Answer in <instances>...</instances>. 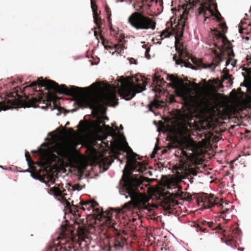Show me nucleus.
Returning a JSON list of instances; mask_svg holds the SVG:
<instances>
[{"mask_svg": "<svg viewBox=\"0 0 251 251\" xmlns=\"http://www.w3.org/2000/svg\"><path fill=\"white\" fill-rule=\"evenodd\" d=\"M239 32L241 34L247 33L248 35H250V32H247L244 28H242L239 29Z\"/></svg>", "mask_w": 251, "mask_h": 251, "instance_id": "20", "label": "nucleus"}, {"mask_svg": "<svg viewBox=\"0 0 251 251\" xmlns=\"http://www.w3.org/2000/svg\"><path fill=\"white\" fill-rule=\"evenodd\" d=\"M72 189L74 191L77 190L79 191L81 189L80 186L78 184H75L72 186Z\"/></svg>", "mask_w": 251, "mask_h": 251, "instance_id": "18", "label": "nucleus"}, {"mask_svg": "<svg viewBox=\"0 0 251 251\" xmlns=\"http://www.w3.org/2000/svg\"><path fill=\"white\" fill-rule=\"evenodd\" d=\"M204 224H205V225H208V226L209 227H212L213 226H212V225H213V223H210V222H206V221H204Z\"/></svg>", "mask_w": 251, "mask_h": 251, "instance_id": "24", "label": "nucleus"}, {"mask_svg": "<svg viewBox=\"0 0 251 251\" xmlns=\"http://www.w3.org/2000/svg\"><path fill=\"white\" fill-rule=\"evenodd\" d=\"M158 43L161 44V42H158Z\"/></svg>", "mask_w": 251, "mask_h": 251, "instance_id": "43", "label": "nucleus"}, {"mask_svg": "<svg viewBox=\"0 0 251 251\" xmlns=\"http://www.w3.org/2000/svg\"><path fill=\"white\" fill-rule=\"evenodd\" d=\"M246 132V133H249V132H250V131H249V130H247Z\"/></svg>", "mask_w": 251, "mask_h": 251, "instance_id": "39", "label": "nucleus"}, {"mask_svg": "<svg viewBox=\"0 0 251 251\" xmlns=\"http://www.w3.org/2000/svg\"><path fill=\"white\" fill-rule=\"evenodd\" d=\"M134 64H136V61L134 60Z\"/></svg>", "mask_w": 251, "mask_h": 251, "instance_id": "41", "label": "nucleus"}, {"mask_svg": "<svg viewBox=\"0 0 251 251\" xmlns=\"http://www.w3.org/2000/svg\"><path fill=\"white\" fill-rule=\"evenodd\" d=\"M123 128H124V127H123V126H122V125H120V129L121 130H123Z\"/></svg>", "mask_w": 251, "mask_h": 251, "instance_id": "34", "label": "nucleus"}, {"mask_svg": "<svg viewBox=\"0 0 251 251\" xmlns=\"http://www.w3.org/2000/svg\"><path fill=\"white\" fill-rule=\"evenodd\" d=\"M173 58L175 60L176 65H180L181 67L184 66L186 68H190L193 70L196 69L195 67L193 66L190 62H186L181 58L176 59L175 56H174Z\"/></svg>", "mask_w": 251, "mask_h": 251, "instance_id": "12", "label": "nucleus"}, {"mask_svg": "<svg viewBox=\"0 0 251 251\" xmlns=\"http://www.w3.org/2000/svg\"><path fill=\"white\" fill-rule=\"evenodd\" d=\"M43 145H45H45H46V144L43 143Z\"/></svg>", "mask_w": 251, "mask_h": 251, "instance_id": "42", "label": "nucleus"}, {"mask_svg": "<svg viewBox=\"0 0 251 251\" xmlns=\"http://www.w3.org/2000/svg\"><path fill=\"white\" fill-rule=\"evenodd\" d=\"M213 42L214 46L217 47L219 51L217 50H213L215 55V58L213 60V63L206 67V68H211L212 69H214L221 62L223 61V59L219 52H221L222 50H224V46L227 42V39L221 33H219L214 38Z\"/></svg>", "mask_w": 251, "mask_h": 251, "instance_id": "6", "label": "nucleus"}, {"mask_svg": "<svg viewBox=\"0 0 251 251\" xmlns=\"http://www.w3.org/2000/svg\"><path fill=\"white\" fill-rule=\"evenodd\" d=\"M91 7L93 13V18L94 22L96 23V24L98 25V26L99 27V19L98 18V13L97 12V7L93 0H91Z\"/></svg>", "mask_w": 251, "mask_h": 251, "instance_id": "10", "label": "nucleus"}, {"mask_svg": "<svg viewBox=\"0 0 251 251\" xmlns=\"http://www.w3.org/2000/svg\"><path fill=\"white\" fill-rule=\"evenodd\" d=\"M229 63V61L228 60H226L225 65L226 66H227L228 65Z\"/></svg>", "mask_w": 251, "mask_h": 251, "instance_id": "30", "label": "nucleus"}, {"mask_svg": "<svg viewBox=\"0 0 251 251\" xmlns=\"http://www.w3.org/2000/svg\"><path fill=\"white\" fill-rule=\"evenodd\" d=\"M215 97L214 94H211L209 95V97L206 96H203L202 97L200 98L199 101H203L205 103H207V101H215Z\"/></svg>", "mask_w": 251, "mask_h": 251, "instance_id": "13", "label": "nucleus"}, {"mask_svg": "<svg viewBox=\"0 0 251 251\" xmlns=\"http://www.w3.org/2000/svg\"><path fill=\"white\" fill-rule=\"evenodd\" d=\"M25 156L26 157V161H27V163L29 164V159H28V157L27 156L26 153H25Z\"/></svg>", "mask_w": 251, "mask_h": 251, "instance_id": "28", "label": "nucleus"}, {"mask_svg": "<svg viewBox=\"0 0 251 251\" xmlns=\"http://www.w3.org/2000/svg\"><path fill=\"white\" fill-rule=\"evenodd\" d=\"M249 27L250 28V29L251 30V25H249Z\"/></svg>", "mask_w": 251, "mask_h": 251, "instance_id": "37", "label": "nucleus"}, {"mask_svg": "<svg viewBox=\"0 0 251 251\" xmlns=\"http://www.w3.org/2000/svg\"><path fill=\"white\" fill-rule=\"evenodd\" d=\"M31 176L32 178H34V179H37V176L36 175H35L34 174H33V173H31Z\"/></svg>", "mask_w": 251, "mask_h": 251, "instance_id": "25", "label": "nucleus"}, {"mask_svg": "<svg viewBox=\"0 0 251 251\" xmlns=\"http://www.w3.org/2000/svg\"><path fill=\"white\" fill-rule=\"evenodd\" d=\"M92 110V113L96 119L91 123V126L95 134L101 133L102 136L97 135L96 140L102 141L105 139L107 136H111L118 145L128 154H132V160L126 165L123 170V186L120 190L121 195L125 196L126 199L130 198L131 201L126 203L121 208H111L107 213H102L100 209L98 207V204L94 201H90L85 202H81V209L83 210H87L90 212L89 214H97L101 217L106 216L105 223L106 226L117 231L119 225L114 220L119 218L121 215L124 214L127 210L131 207H137L140 209H144L151 211V208L147 203L150 200L145 192H140L139 190L144 189L143 182L144 177L141 176L132 175L130 172L143 173L146 170V166L142 163L137 161L136 156L133 152L131 149L128 147L124 135L117 133L116 131L118 127L114 124L112 127L106 126L104 124V120H108L107 117L102 115L100 116L99 114L103 115L106 111V108H90Z\"/></svg>", "mask_w": 251, "mask_h": 251, "instance_id": "1", "label": "nucleus"}, {"mask_svg": "<svg viewBox=\"0 0 251 251\" xmlns=\"http://www.w3.org/2000/svg\"><path fill=\"white\" fill-rule=\"evenodd\" d=\"M106 11L108 13L109 12V8L108 7H106Z\"/></svg>", "mask_w": 251, "mask_h": 251, "instance_id": "35", "label": "nucleus"}, {"mask_svg": "<svg viewBox=\"0 0 251 251\" xmlns=\"http://www.w3.org/2000/svg\"><path fill=\"white\" fill-rule=\"evenodd\" d=\"M242 38H243V39H245L246 41H248L249 40L250 37L249 36H246V37L243 36Z\"/></svg>", "mask_w": 251, "mask_h": 251, "instance_id": "26", "label": "nucleus"}, {"mask_svg": "<svg viewBox=\"0 0 251 251\" xmlns=\"http://www.w3.org/2000/svg\"><path fill=\"white\" fill-rule=\"evenodd\" d=\"M50 191L52 192V194L56 196H62V191L57 187H53L50 189Z\"/></svg>", "mask_w": 251, "mask_h": 251, "instance_id": "15", "label": "nucleus"}, {"mask_svg": "<svg viewBox=\"0 0 251 251\" xmlns=\"http://www.w3.org/2000/svg\"><path fill=\"white\" fill-rule=\"evenodd\" d=\"M219 199L215 198L213 196L207 194H203L201 202L202 203L203 206L204 208H210L214 205H217L219 207H221L222 210L221 213H229L231 211V209L228 207H226L228 206L227 203H219Z\"/></svg>", "mask_w": 251, "mask_h": 251, "instance_id": "7", "label": "nucleus"}, {"mask_svg": "<svg viewBox=\"0 0 251 251\" xmlns=\"http://www.w3.org/2000/svg\"><path fill=\"white\" fill-rule=\"evenodd\" d=\"M111 31H113V32H116L117 31V30H118V29H115L112 28L111 27Z\"/></svg>", "mask_w": 251, "mask_h": 251, "instance_id": "31", "label": "nucleus"}, {"mask_svg": "<svg viewBox=\"0 0 251 251\" xmlns=\"http://www.w3.org/2000/svg\"><path fill=\"white\" fill-rule=\"evenodd\" d=\"M153 105L156 108H159L161 106V105L157 101H154L152 103Z\"/></svg>", "mask_w": 251, "mask_h": 251, "instance_id": "21", "label": "nucleus"}, {"mask_svg": "<svg viewBox=\"0 0 251 251\" xmlns=\"http://www.w3.org/2000/svg\"><path fill=\"white\" fill-rule=\"evenodd\" d=\"M167 79L172 83V88L175 90L176 94L183 98H186L189 93L188 89L184 85L181 79L173 75H168Z\"/></svg>", "mask_w": 251, "mask_h": 251, "instance_id": "8", "label": "nucleus"}, {"mask_svg": "<svg viewBox=\"0 0 251 251\" xmlns=\"http://www.w3.org/2000/svg\"><path fill=\"white\" fill-rule=\"evenodd\" d=\"M123 1H124V0H116V2H123Z\"/></svg>", "mask_w": 251, "mask_h": 251, "instance_id": "32", "label": "nucleus"}, {"mask_svg": "<svg viewBox=\"0 0 251 251\" xmlns=\"http://www.w3.org/2000/svg\"><path fill=\"white\" fill-rule=\"evenodd\" d=\"M115 246L116 248H122L123 247V246L122 245V244L120 243V242H118L117 243H116L115 244Z\"/></svg>", "mask_w": 251, "mask_h": 251, "instance_id": "23", "label": "nucleus"}, {"mask_svg": "<svg viewBox=\"0 0 251 251\" xmlns=\"http://www.w3.org/2000/svg\"><path fill=\"white\" fill-rule=\"evenodd\" d=\"M171 35L170 32H169L168 30H164L163 31L161 34L160 35V37L161 38V40H163L165 38H167L170 37Z\"/></svg>", "mask_w": 251, "mask_h": 251, "instance_id": "17", "label": "nucleus"}, {"mask_svg": "<svg viewBox=\"0 0 251 251\" xmlns=\"http://www.w3.org/2000/svg\"><path fill=\"white\" fill-rule=\"evenodd\" d=\"M153 79L154 82H156L157 83L160 82L161 81V79L160 77L157 75L154 76Z\"/></svg>", "mask_w": 251, "mask_h": 251, "instance_id": "19", "label": "nucleus"}, {"mask_svg": "<svg viewBox=\"0 0 251 251\" xmlns=\"http://www.w3.org/2000/svg\"><path fill=\"white\" fill-rule=\"evenodd\" d=\"M167 188L168 189L172 191V193L174 197L178 198L180 196L179 194L176 192L179 191V187L176 183H170L168 185Z\"/></svg>", "mask_w": 251, "mask_h": 251, "instance_id": "11", "label": "nucleus"}, {"mask_svg": "<svg viewBox=\"0 0 251 251\" xmlns=\"http://www.w3.org/2000/svg\"><path fill=\"white\" fill-rule=\"evenodd\" d=\"M124 48L125 47L123 45H115L114 46V49H115V50L111 53L112 54H114L115 52L117 53L118 54L120 53L122 50H123Z\"/></svg>", "mask_w": 251, "mask_h": 251, "instance_id": "16", "label": "nucleus"}, {"mask_svg": "<svg viewBox=\"0 0 251 251\" xmlns=\"http://www.w3.org/2000/svg\"><path fill=\"white\" fill-rule=\"evenodd\" d=\"M94 35H95V36H97V32L96 31H94Z\"/></svg>", "mask_w": 251, "mask_h": 251, "instance_id": "36", "label": "nucleus"}, {"mask_svg": "<svg viewBox=\"0 0 251 251\" xmlns=\"http://www.w3.org/2000/svg\"><path fill=\"white\" fill-rule=\"evenodd\" d=\"M128 22L133 27L137 30H154L156 27L155 22L151 18L136 12L132 13L128 17Z\"/></svg>", "mask_w": 251, "mask_h": 251, "instance_id": "5", "label": "nucleus"}, {"mask_svg": "<svg viewBox=\"0 0 251 251\" xmlns=\"http://www.w3.org/2000/svg\"><path fill=\"white\" fill-rule=\"evenodd\" d=\"M69 142L70 145L73 147L81 144L79 139L76 137L70 139Z\"/></svg>", "mask_w": 251, "mask_h": 251, "instance_id": "14", "label": "nucleus"}, {"mask_svg": "<svg viewBox=\"0 0 251 251\" xmlns=\"http://www.w3.org/2000/svg\"><path fill=\"white\" fill-rule=\"evenodd\" d=\"M193 119V116L189 113H181L178 116V133L181 136H187L189 133V128L191 124L189 122Z\"/></svg>", "mask_w": 251, "mask_h": 251, "instance_id": "9", "label": "nucleus"}, {"mask_svg": "<svg viewBox=\"0 0 251 251\" xmlns=\"http://www.w3.org/2000/svg\"><path fill=\"white\" fill-rule=\"evenodd\" d=\"M187 251H189L188 250H187Z\"/></svg>", "mask_w": 251, "mask_h": 251, "instance_id": "44", "label": "nucleus"}, {"mask_svg": "<svg viewBox=\"0 0 251 251\" xmlns=\"http://www.w3.org/2000/svg\"><path fill=\"white\" fill-rule=\"evenodd\" d=\"M175 38H176V42H175V44H176V45H177V43H178V37H175Z\"/></svg>", "mask_w": 251, "mask_h": 251, "instance_id": "27", "label": "nucleus"}, {"mask_svg": "<svg viewBox=\"0 0 251 251\" xmlns=\"http://www.w3.org/2000/svg\"><path fill=\"white\" fill-rule=\"evenodd\" d=\"M55 181L54 180L52 179H50L49 182H48V183H47V185H48L49 186H50V185L51 184H53L54 183Z\"/></svg>", "mask_w": 251, "mask_h": 251, "instance_id": "22", "label": "nucleus"}, {"mask_svg": "<svg viewBox=\"0 0 251 251\" xmlns=\"http://www.w3.org/2000/svg\"><path fill=\"white\" fill-rule=\"evenodd\" d=\"M238 250L240 251H243L244 248H239V249H238Z\"/></svg>", "mask_w": 251, "mask_h": 251, "instance_id": "33", "label": "nucleus"}, {"mask_svg": "<svg viewBox=\"0 0 251 251\" xmlns=\"http://www.w3.org/2000/svg\"><path fill=\"white\" fill-rule=\"evenodd\" d=\"M190 147L187 150L190 151L191 153H187L184 150L181 151L182 154L179 163L175 166V169L177 175L182 178L187 177L190 175H197V171L195 169V164L192 159L195 155L196 145L194 142L190 143Z\"/></svg>", "mask_w": 251, "mask_h": 251, "instance_id": "3", "label": "nucleus"}, {"mask_svg": "<svg viewBox=\"0 0 251 251\" xmlns=\"http://www.w3.org/2000/svg\"><path fill=\"white\" fill-rule=\"evenodd\" d=\"M0 168H1V169H4L3 167V166H0Z\"/></svg>", "mask_w": 251, "mask_h": 251, "instance_id": "38", "label": "nucleus"}, {"mask_svg": "<svg viewBox=\"0 0 251 251\" xmlns=\"http://www.w3.org/2000/svg\"><path fill=\"white\" fill-rule=\"evenodd\" d=\"M190 8L195 12L197 18L204 24L212 16L218 18L220 14L217 10L216 3L213 0H190Z\"/></svg>", "mask_w": 251, "mask_h": 251, "instance_id": "4", "label": "nucleus"}, {"mask_svg": "<svg viewBox=\"0 0 251 251\" xmlns=\"http://www.w3.org/2000/svg\"><path fill=\"white\" fill-rule=\"evenodd\" d=\"M69 125V122H67V123H66V125Z\"/></svg>", "mask_w": 251, "mask_h": 251, "instance_id": "40", "label": "nucleus"}, {"mask_svg": "<svg viewBox=\"0 0 251 251\" xmlns=\"http://www.w3.org/2000/svg\"><path fill=\"white\" fill-rule=\"evenodd\" d=\"M149 51V50L147 49V50H146V52H145V54H146V57L147 58H149V57H148L147 56V54L148 53V52Z\"/></svg>", "mask_w": 251, "mask_h": 251, "instance_id": "29", "label": "nucleus"}, {"mask_svg": "<svg viewBox=\"0 0 251 251\" xmlns=\"http://www.w3.org/2000/svg\"><path fill=\"white\" fill-rule=\"evenodd\" d=\"M11 99L9 97L6 98L3 102H0V111L8 109L16 108L18 101L23 102L24 107H36L38 106L42 109H50L51 111H55L54 114L59 116L61 114V107L58 106L55 96L48 93L45 95L43 93H39L35 97L30 96L26 97L24 100H18L15 96L12 95Z\"/></svg>", "mask_w": 251, "mask_h": 251, "instance_id": "2", "label": "nucleus"}]
</instances>
